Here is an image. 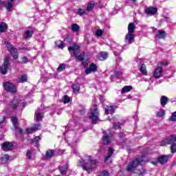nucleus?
Returning <instances> with one entry per match:
<instances>
[{"mask_svg":"<svg viewBox=\"0 0 176 176\" xmlns=\"http://www.w3.org/2000/svg\"><path fill=\"white\" fill-rule=\"evenodd\" d=\"M69 101H71V99L69 98V97L68 96L65 95L63 98L64 104H68V102H69Z\"/></svg>","mask_w":176,"mask_h":176,"instance_id":"nucleus-47","label":"nucleus"},{"mask_svg":"<svg viewBox=\"0 0 176 176\" xmlns=\"http://www.w3.org/2000/svg\"><path fill=\"white\" fill-rule=\"evenodd\" d=\"M116 76L118 77V78H121L122 75L123 74V73L122 72L121 70H119L118 72H116Z\"/></svg>","mask_w":176,"mask_h":176,"instance_id":"nucleus-51","label":"nucleus"},{"mask_svg":"<svg viewBox=\"0 0 176 176\" xmlns=\"http://www.w3.org/2000/svg\"><path fill=\"white\" fill-rule=\"evenodd\" d=\"M82 65H83V67H85V68H87V66H88L87 63L82 62Z\"/></svg>","mask_w":176,"mask_h":176,"instance_id":"nucleus-57","label":"nucleus"},{"mask_svg":"<svg viewBox=\"0 0 176 176\" xmlns=\"http://www.w3.org/2000/svg\"><path fill=\"white\" fill-rule=\"evenodd\" d=\"M59 170H60V174H65V173L68 171V166L65 165L64 166H61Z\"/></svg>","mask_w":176,"mask_h":176,"instance_id":"nucleus-41","label":"nucleus"},{"mask_svg":"<svg viewBox=\"0 0 176 176\" xmlns=\"http://www.w3.org/2000/svg\"><path fill=\"white\" fill-rule=\"evenodd\" d=\"M80 28L76 23H74L72 25V30L73 31V32H78V31H79Z\"/></svg>","mask_w":176,"mask_h":176,"instance_id":"nucleus-39","label":"nucleus"},{"mask_svg":"<svg viewBox=\"0 0 176 176\" xmlns=\"http://www.w3.org/2000/svg\"><path fill=\"white\" fill-rule=\"evenodd\" d=\"M161 65H167V61H164V62L161 63Z\"/></svg>","mask_w":176,"mask_h":176,"instance_id":"nucleus-60","label":"nucleus"},{"mask_svg":"<svg viewBox=\"0 0 176 176\" xmlns=\"http://www.w3.org/2000/svg\"><path fill=\"white\" fill-rule=\"evenodd\" d=\"M18 106H19V100H14L13 102L11 103V108L12 109H16V108H17Z\"/></svg>","mask_w":176,"mask_h":176,"instance_id":"nucleus-42","label":"nucleus"},{"mask_svg":"<svg viewBox=\"0 0 176 176\" xmlns=\"http://www.w3.org/2000/svg\"><path fill=\"white\" fill-rule=\"evenodd\" d=\"M96 71H97V65H96L94 63H91L89 68L85 70V74L86 75H89V74H91V72H96Z\"/></svg>","mask_w":176,"mask_h":176,"instance_id":"nucleus-15","label":"nucleus"},{"mask_svg":"<svg viewBox=\"0 0 176 176\" xmlns=\"http://www.w3.org/2000/svg\"><path fill=\"white\" fill-rule=\"evenodd\" d=\"M40 140H41V137L36 136V138H34L32 142H38V141H39Z\"/></svg>","mask_w":176,"mask_h":176,"instance_id":"nucleus-56","label":"nucleus"},{"mask_svg":"<svg viewBox=\"0 0 176 176\" xmlns=\"http://www.w3.org/2000/svg\"><path fill=\"white\" fill-rule=\"evenodd\" d=\"M54 156V150H48L46 152V157L47 159H50V157H53Z\"/></svg>","mask_w":176,"mask_h":176,"instance_id":"nucleus-35","label":"nucleus"},{"mask_svg":"<svg viewBox=\"0 0 176 176\" xmlns=\"http://www.w3.org/2000/svg\"><path fill=\"white\" fill-rule=\"evenodd\" d=\"M9 159H10V157L8 155H4L3 157H1V163L3 164H5L9 162Z\"/></svg>","mask_w":176,"mask_h":176,"instance_id":"nucleus-36","label":"nucleus"},{"mask_svg":"<svg viewBox=\"0 0 176 176\" xmlns=\"http://www.w3.org/2000/svg\"><path fill=\"white\" fill-rule=\"evenodd\" d=\"M80 164L82 167L83 170L87 171L88 174L92 173L93 170L97 167V160L94 159L91 155H85L81 161Z\"/></svg>","mask_w":176,"mask_h":176,"instance_id":"nucleus-2","label":"nucleus"},{"mask_svg":"<svg viewBox=\"0 0 176 176\" xmlns=\"http://www.w3.org/2000/svg\"><path fill=\"white\" fill-rule=\"evenodd\" d=\"M6 30H8V25L5 22L0 23V32H5Z\"/></svg>","mask_w":176,"mask_h":176,"instance_id":"nucleus-32","label":"nucleus"},{"mask_svg":"<svg viewBox=\"0 0 176 176\" xmlns=\"http://www.w3.org/2000/svg\"><path fill=\"white\" fill-rule=\"evenodd\" d=\"M55 44H56V46L57 47H58V49H63V48L65 47L64 43H63V41H60V40L56 41V42H55Z\"/></svg>","mask_w":176,"mask_h":176,"instance_id":"nucleus-37","label":"nucleus"},{"mask_svg":"<svg viewBox=\"0 0 176 176\" xmlns=\"http://www.w3.org/2000/svg\"><path fill=\"white\" fill-rule=\"evenodd\" d=\"M163 69L160 67H157L153 72V76L155 78V79H160V78H162V75H163Z\"/></svg>","mask_w":176,"mask_h":176,"instance_id":"nucleus-12","label":"nucleus"},{"mask_svg":"<svg viewBox=\"0 0 176 176\" xmlns=\"http://www.w3.org/2000/svg\"><path fill=\"white\" fill-rule=\"evenodd\" d=\"M0 6L6 8L8 12H12L14 6V0H7L6 1H0Z\"/></svg>","mask_w":176,"mask_h":176,"instance_id":"nucleus-5","label":"nucleus"},{"mask_svg":"<svg viewBox=\"0 0 176 176\" xmlns=\"http://www.w3.org/2000/svg\"><path fill=\"white\" fill-rule=\"evenodd\" d=\"M32 34H34V28H28L25 31L24 38L27 39V38H32Z\"/></svg>","mask_w":176,"mask_h":176,"instance_id":"nucleus-17","label":"nucleus"},{"mask_svg":"<svg viewBox=\"0 0 176 176\" xmlns=\"http://www.w3.org/2000/svg\"><path fill=\"white\" fill-rule=\"evenodd\" d=\"M42 118H43V115L41 112H36V122H39L42 120Z\"/></svg>","mask_w":176,"mask_h":176,"instance_id":"nucleus-38","label":"nucleus"},{"mask_svg":"<svg viewBox=\"0 0 176 176\" xmlns=\"http://www.w3.org/2000/svg\"><path fill=\"white\" fill-rule=\"evenodd\" d=\"M166 113V111L164 109H160L158 111L156 112V116L157 118H163Z\"/></svg>","mask_w":176,"mask_h":176,"instance_id":"nucleus-34","label":"nucleus"},{"mask_svg":"<svg viewBox=\"0 0 176 176\" xmlns=\"http://www.w3.org/2000/svg\"><path fill=\"white\" fill-rule=\"evenodd\" d=\"M28 79V77L27 76V75L23 74V76H21V78H19V83H24V82H27Z\"/></svg>","mask_w":176,"mask_h":176,"instance_id":"nucleus-40","label":"nucleus"},{"mask_svg":"<svg viewBox=\"0 0 176 176\" xmlns=\"http://www.w3.org/2000/svg\"><path fill=\"white\" fill-rule=\"evenodd\" d=\"M98 57L100 61H104V60L108 58V52H102L98 54Z\"/></svg>","mask_w":176,"mask_h":176,"instance_id":"nucleus-21","label":"nucleus"},{"mask_svg":"<svg viewBox=\"0 0 176 176\" xmlns=\"http://www.w3.org/2000/svg\"><path fill=\"white\" fill-rule=\"evenodd\" d=\"M131 90H133V87L125 86L122 89L121 93H122V94L129 93V91H131Z\"/></svg>","mask_w":176,"mask_h":176,"instance_id":"nucleus-31","label":"nucleus"},{"mask_svg":"<svg viewBox=\"0 0 176 176\" xmlns=\"http://www.w3.org/2000/svg\"><path fill=\"white\" fill-rule=\"evenodd\" d=\"M103 134L102 142L104 145H108V144L111 142V138H112V132H111V130L108 129L107 131H104Z\"/></svg>","mask_w":176,"mask_h":176,"instance_id":"nucleus-8","label":"nucleus"},{"mask_svg":"<svg viewBox=\"0 0 176 176\" xmlns=\"http://www.w3.org/2000/svg\"><path fill=\"white\" fill-rule=\"evenodd\" d=\"M99 176H109V173L107 170H103Z\"/></svg>","mask_w":176,"mask_h":176,"instance_id":"nucleus-50","label":"nucleus"},{"mask_svg":"<svg viewBox=\"0 0 176 176\" xmlns=\"http://www.w3.org/2000/svg\"><path fill=\"white\" fill-rule=\"evenodd\" d=\"M135 31V25L133 23H131L128 25V33L129 34H134Z\"/></svg>","mask_w":176,"mask_h":176,"instance_id":"nucleus-22","label":"nucleus"},{"mask_svg":"<svg viewBox=\"0 0 176 176\" xmlns=\"http://www.w3.org/2000/svg\"><path fill=\"white\" fill-rule=\"evenodd\" d=\"M145 12L148 16H153V14H156L157 10L155 8L150 7L146 8Z\"/></svg>","mask_w":176,"mask_h":176,"instance_id":"nucleus-18","label":"nucleus"},{"mask_svg":"<svg viewBox=\"0 0 176 176\" xmlns=\"http://www.w3.org/2000/svg\"><path fill=\"white\" fill-rule=\"evenodd\" d=\"M124 123H120V122H114L113 123V129H114V130H118V129H120V126H122V124H123Z\"/></svg>","mask_w":176,"mask_h":176,"instance_id":"nucleus-43","label":"nucleus"},{"mask_svg":"<svg viewBox=\"0 0 176 176\" xmlns=\"http://www.w3.org/2000/svg\"><path fill=\"white\" fill-rule=\"evenodd\" d=\"M65 69V65L64 64H60L58 67V72H63Z\"/></svg>","mask_w":176,"mask_h":176,"instance_id":"nucleus-45","label":"nucleus"},{"mask_svg":"<svg viewBox=\"0 0 176 176\" xmlns=\"http://www.w3.org/2000/svg\"><path fill=\"white\" fill-rule=\"evenodd\" d=\"M103 32L102 30H98L96 32V36H101V35H102Z\"/></svg>","mask_w":176,"mask_h":176,"instance_id":"nucleus-49","label":"nucleus"},{"mask_svg":"<svg viewBox=\"0 0 176 176\" xmlns=\"http://www.w3.org/2000/svg\"><path fill=\"white\" fill-rule=\"evenodd\" d=\"M146 162V157H145V155H142L141 157L136 158L135 160L129 162L126 168V170L129 171V173L133 171L136 176L142 175V174L145 173V170L142 168L137 169V167H138V165L143 164V163H145Z\"/></svg>","mask_w":176,"mask_h":176,"instance_id":"nucleus-1","label":"nucleus"},{"mask_svg":"<svg viewBox=\"0 0 176 176\" xmlns=\"http://www.w3.org/2000/svg\"><path fill=\"white\" fill-rule=\"evenodd\" d=\"M98 115H100L98 111V107L97 105H94L91 108V111L88 114V117L89 119H91L93 123H97V120H98Z\"/></svg>","mask_w":176,"mask_h":176,"instance_id":"nucleus-4","label":"nucleus"},{"mask_svg":"<svg viewBox=\"0 0 176 176\" xmlns=\"http://www.w3.org/2000/svg\"><path fill=\"white\" fill-rule=\"evenodd\" d=\"M72 87L74 93H79V90H80V85L79 84H73Z\"/></svg>","mask_w":176,"mask_h":176,"instance_id":"nucleus-30","label":"nucleus"},{"mask_svg":"<svg viewBox=\"0 0 176 176\" xmlns=\"http://www.w3.org/2000/svg\"><path fill=\"white\" fill-rule=\"evenodd\" d=\"M12 126L18 134H20V135H23V130L20 128H19V120H17V118L12 117L11 118Z\"/></svg>","mask_w":176,"mask_h":176,"instance_id":"nucleus-9","label":"nucleus"},{"mask_svg":"<svg viewBox=\"0 0 176 176\" xmlns=\"http://www.w3.org/2000/svg\"><path fill=\"white\" fill-rule=\"evenodd\" d=\"M94 9V2L91 1L88 3L87 9L85 10L87 14H89V12H91Z\"/></svg>","mask_w":176,"mask_h":176,"instance_id":"nucleus-24","label":"nucleus"},{"mask_svg":"<svg viewBox=\"0 0 176 176\" xmlns=\"http://www.w3.org/2000/svg\"><path fill=\"white\" fill-rule=\"evenodd\" d=\"M37 130H41V124L34 125L32 128L26 129V133L31 134V133H34V131H37Z\"/></svg>","mask_w":176,"mask_h":176,"instance_id":"nucleus-19","label":"nucleus"},{"mask_svg":"<svg viewBox=\"0 0 176 176\" xmlns=\"http://www.w3.org/2000/svg\"><path fill=\"white\" fill-rule=\"evenodd\" d=\"M13 147V143L9 142H6L2 144V149L3 151H6V152H8V151H12Z\"/></svg>","mask_w":176,"mask_h":176,"instance_id":"nucleus-13","label":"nucleus"},{"mask_svg":"<svg viewBox=\"0 0 176 176\" xmlns=\"http://www.w3.org/2000/svg\"><path fill=\"white\" fill-rule=\"evenodd\" d=\"M5 122V116H0V123L2 124Z\"/></svg>","mask_w":176,"mask_h":176,"instance_id":"nucleus-55","label":"nucleus"},{"mask_svg":"<svg viewBox=\"0 0 176 176\" xmlns=\"http://www.w3.org/2000/svg\"><path fill=\"white\" fill-rule=\"evenodd\" d=\"M157 163H158L157 161H153V162H151V164H153L154 166H157Z\"/></svg>","mask_w":176,"mask_h":176,"instance_id":"nucleus-58","label":"nucleus"},{"mask_svg":"<svg viewBox=\"0 0 176 176\" xmlns=\"http://www.w3.org/2000/svg\"><path fill=\"white\" fill-rule=\"evenodd\" d=\"M76 13L78 16H83L85 14H87V11H86V10H83L82 8H78V9L76 10Z\"/></svg>","mask_w":176,"mask_h":176,"instance_id":"nucleus-28","label":"nucleus"},{"mask_svg":"<svg viewBox=\"0 0 176 176\" xmlns=\"http://www.w3.org/2000/svg\"><path fill=\"white\" fill-rule=\"evenodd\" d=\"M3 88L7 91H10V93H16L17 91V87L15 85L10 82H4Z\"/></svg>","mask_w":176,"mask_h":176,"instance_id":"nucleus-7","label":"nucleus"},{"mask_svg":"<svg viewBox=\"0 0 176 176\" xmlns=\"http://www.w3.org/2000/svg\"><path fill=\"white\" fill-rule=\"evenodd\" d=\"M116 106H107L105 109V113L106 115H109L115 113V109H116Z\"/></svg>","mask_w":176,"mask_h":176,"instance_id":"nucleus-16","label":"nucleus"},{"mask_svg":"<svg viewBox=\"0 0 176 176\" xmlns=\"http://www.w3.org/2000/svg\"><path fill=\"white\" fill-rule=\"evenodd\" d=\"M22 63L23 64H25L28 63V59L27 58V57L25 56L22 58Z\"/></svg>","mask_w":176,"mask_h":176,"instance_id":"nucleus-52","label":"nucleus"},{"mask_svg":"<svg viewBox=\"0 0 176 176\" xmlns=\"http://www.w3.org/2000/svg\"><path fill=\"white\" fill-rule=\"evenodd\" d=\"M68 50H69V52H71L72 50H73L72 56L76 57V58H77V60H78L79 61H82V60H83V58H85L84 54L78 55L79 54V45H78L76 43H74L73 47H69Z\"/></svg>","mask_w":176,"mask_h":176,"instance_id":"nucleus-3","label":"nucleus"},{"mask_svg":"<svg viewBox=\"0 0 176 176\" xmlns=\"http://www.w3.org/2000/svg\"><path fill=\"white\" fill-rule=\"evenodd\" d=\"M168 159H170V155H162L158 157V162L161 164H165V163L168 162Z\"/></svg>","mask_w":176,"mask_h":176,"instance_id":"nucleus-20","label":"nucleus"},{"mask_svg":"<svg viewBox=\"0 0 176 176\" xmlns=\"http://www.w3.org/2000/svg\"><path fill=\"white\" fill-rule=\"evenodd\" d=\"M67 137L66 141L67 144L69 145L76 144L78 139L75 137V134L69 133L67 134Z\"/></svg>","mask_w":176,"mask_h":176,"instance_id":"nucleus-11","label":"nucleus"},{"mask_svg":"<svg viewBox=\"0 0 176 176\" xmlns=\"http://www.w3.org/2000/svg\"><path fill=\"white\" fill-rule=\"evenodd\" d=\"M26 156L28 159H31V156H32V153L31 151H28L26 153Z\"/></svg>","mask_w":176,"mask_h":176,"instance_id":"nucleus-53","label":"nucleus"},{"mask_svg":"<svg viewBox=\"0 0 176 176\" xmlns=\"http://www.w3.org/2000/svg\"><path fill=\"white\" fill-rule=\"evenodd\" d=\"M123 52V47L120 45H118L116 47L113 49V52L115 56H118V54H120Z\"/></svg>","mask_w":176,"mask_h":176,"instance_id":"nucleus-23","label":"nucleus"},{"mask_svg":"<svg viewBox=\"0 0 176 176\" xmlns=\"http://www.w3.org/2000/svg\"><path fill=\"white\" fill-rule=\"evenodd\" d=\"M170 122H176V111L173 112L170 118Z\"/></svg>","mask_w":176,"mask_h":176,"instance_id":"nucleus-46","label":"nucleus"},{"mask_svg":"<svg viewBox=\"0 0 176 176\" xmlns=\"http://www.w3.org/2000/svg\"><path fill=\"white\" fill-rule=\"evenodd\" d=\"M10 60L9 59V57H6L4 58V61L3 65L1 67V72L3 75H6V73L8 72V69H9V65Z\"/></svg>","mask_w":176,"mask_h":176,"instance_id":"nucleus-10","label":"nucleus"},{"mask_svg":"<svg viewBox=\"0 0 176 176\" xmlns=\"http://www.w3.org/2000/svg\"><path fill=\"white\" fill-rule=\"evenodd\" d=\"M134 41V34L133 33H128L125 36V42L128 45H131L133 41Z\"/></svg>","mask_w":176,"mask_h":176,"instance_id":"nucleus-14","label":"nucleus"},{"mask_svg":"<svg viewBox=\"0 0 176 176\" xmlns=\"http://www.w3.org/2000/svg\"><path fill=\"white\" fill-rule=\"evenodd\" d=\"M176 142V135H171L168 137V144H173Z\"/></svg>","mask_w":176,"mask_h":176,"instance_id":"nucleus-33","label":"nucleus"},{"mask_svg":"<svg viewBox=\"0 0 176 176\" xmlns=\"http://www.w3.org/2000/svg\"><path fill=\"white\" fill-rule=\"evenodd\" d=\"M160 102L162 107H164L167 102H168V98H167L166 96H162L160 99Z\"/></svg>","mask_w":176,"mask_h":176,"instance_id":"nucleus-25","label":"nucleus"},{"mask_svg":"<svg viewBox=\"0 0 176 176\" xmlns=\"http://www.w3.org/2000/svg\"><path fill=\"white\" fill-rule=\"evenodd\" d=\"M114 150L112 148H109V151L107 153V157L104 159V162L107 163V160H109V159L111 157L112 155H113Z\"/></svg>","mask_w":176,"mask_h":176,"instance_id":"nucleus-26","label":"nucleus"},{"mask_svg":"<svg viewBox=\"0 0 176 176\" xmlns=\"http://www.w3.org/2000/svg\"><path fill=\"white\" fill-rule=\"evenodd\" d=\"M133 1V2H136L137 1V0H132Z\"/></svg>","mask_w":176,"mask_h":176,"instance_id":"nucleus-61","label":"nucleus"},{"mask_svg":"<svg viewBox=\"0 0 176 176\" xmlns=\"http://www.w3.org/2000/svg\"><path fill=\"white\" fill-rule=\"evenodd\" d=\"M5 45L6 47H8V50L10 52L12 56H13V58L14 60H16V58H18L19 57V54L17 53V49L13 47V46L10 45V43L8 41L5 42Z\"/></svg>","mask_w":176,"mask_h":176,"instance_id":"nucleus-6","label":"nucleus"},{"mask_svg":"<svg viewBox=\"0 0 176 176\" xmlns=\"http://www.w3.org/2000/svg\"><path fill=\"white\" fill-rule=\"evenodd\" d=\"M170 151H171L172 153H175V152H176V143L171 145Z\"/></svg>","mask_w":176,"mask_h":176,"instance_id":"nucleus-48","label":"nucleus"},{"mask_svg":"<svg viewBox=\"0 0 176 176\" xmlns=\"http://www.w3.org/2000/svg\"><path fill=\"white\" fill-rule=\"evenodd\" d=\"M170 144L168 143V138H166V140H162L160 143L161 146H165V145H170Z\"/></svg>","mask_w":176,"mask_h":176,"instance_id":"nucleus-44","label":"nucleus"},{"mask_svg":"<svg viewBox=\"0 0 176 176\" xmlns=\"http://www.w3.org/2000/svg\"><path fill=\"white\" fill-rule=\"evenodd\" d=\"M140 71L143 75H148V72L146 71V65H145V64H142L140 66Z\"/></svg>","mask_w":176,"mask_h":176,"instance_id":"nucleus-29","label":"nucleus"},{"mask_svg":"<svg viewBox=\"0 0 176 176\" xmlns=\"http://www.w3.org/2000/svg\"><path fill=\"white\" fill-rule=\"evenodd\" d=\"M117 78L118 77L116 76V74H115V75H111V76L110 77V79L113 82V80H116Z\"/></svg>","mask_w":176,"mask_h":176,"instance_id":"nucleus-54","label":"nucleus"},{"mask_svg":"<svg viewBox=\"0 0 176 176\" xmlns=\"http://www.w3.org/2000/svg\"><path fill=\"white\" fill-rule=\"evenodd\" d=\"M85 109H82L81 111H80V115H85Z\"/></svg>","mask_w":176,"mask_h":176,"instance_id":"nucleus-59","label":"nucleus"},{"mask_svg":"<svg viewBox=\"0 0 176 176\" xmlns=\"http://www.w3.org/2000/svg\"><path fill=\"white\" fill-rule=\"evenodd\" d=\"M166 32L164 31H158V32L156 34L155 36L158 38L159 39H163V38H166Z\"/></svg>","mask_w":176,"mask_h":176,"instance_id":"nucleus-27","label":"nucleus"}]
</instances>
